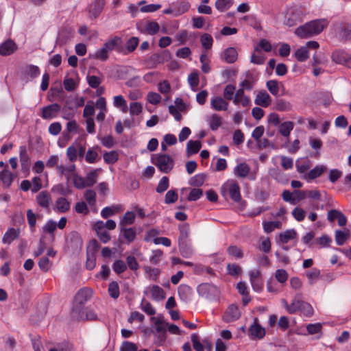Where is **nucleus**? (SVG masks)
<instances>
[{
  "instance_id": "obj_1",
  "label": "nucleus",
  "mask_w": 351,
  "mask_h": 351,
  "mask_svg": "<svg viewBox=\"0 0 351 351\" xmlns=\"http://www.w3.org/2000/svg\"><path fill=\"white\" fill-rule=\"evenodd\" d=\"M304 16V13L300 8L291 7L284 13L283 23L288 27H293L302 22Z\"/></svg>"
},
{
  "instance_id": "obj_2",
  "label": "nucleus",
  "mask_w": 351,
  "mask_h": 351,
  "mask_svg": "<svg viewBox=\"0 0 351 351\" xmlns=\"http://www.w3.org/2000/svg\"><path fill=\"white\" fill-rule=\"evenodd\" d=\"M152 160L158 169L165 173L170 172L174 166L172 158L165 154H155L152 157Z\"/></svg>"
},
{
  "instance_id": "obj_3",
  "label": "nucleus",
  "mask_w": 351,
  "mask_h": 351,
  "mask_svg": "<svg viewBox=\"0 0 351 351\" xmlns=\"http://www.w3.org/2000/svg\"><path fill=\"white\" fill-rule=\"evenodd\" d=\"M198 294L208 300H215L219 295V290L217 286L210 283H202L197 288Z\"/></svg>"
},
{
  "instance_id": "obj_4",
  "label": "nucleus",
  "mask_w": 351,
  "mask_h": 351,
  "mask_svg": "<svg viewBox=\"0 0 351 351\" xmlns=\"http://www.w3.org/2000/svg\"><path fill=\"white\" fill-rule=\"evenodd\" d=\"M221 191L223 195L225 193L228 192L230 198L235 202H239L241 200L240 187L234 180H228L221 186Z\"/></svg>"
},
{
  "instance_id": "obj_5",
  "label": "nucleus",
  "mask_w": 351,
  "mask_h": 351,
  "mask_svg": "<svg viewBox=\"0 0 351 351\" xmlns=\"http://www.w3.org/2000/svg\"><path fill=\"white\" fill-rule=\"evenodd\" d=\"M93 291L88 288H83L78 291L75 296L76 305L73 307V311H80L84 304L88 301L92 296Z\"/></svg>"
},
{
  "instance_id": "obj_6",
  "label": "nucleus",
  "mask_w": 351,
  "mask_h": 351,
  "mask_svg": "<svg viewBox=\"0 0 351 351\" xmlns=\"http://www.w3.org/2000/svg\"><path fill=\"white\" fill-rule=\"evenodd\" d=\"M248 335L252 340L261 339L265 335V329L258 323L257 318H255L254 323L248 329Z\"/></svg>"
},
{
  "instance_id": "obj_7",
  "label": "nucleus",
  "mask_w": 351,
  "mask_h": 351,
  "mask_svg": "<svg viewBox=\"0 0 351 351\" xmlns=\"http://www.w3.org/2000/svg\"><path fill=\"white\" fill-rule=\"evenodd\" d=\"M241 313L239 309V307L236 304H232L224 312L223 315V320L226 323L232 322L239 319L241 317Z\"/></svg>"
},
{
  "instance_id": "obj_8",
  "label": "nucleus",
  "mask_w": 351,
  "mask_h": 351,
  "mask_svg": "<svg viewBox=\"0 0 351 351\" xmlns=\"http://www.w3.org/2000/svg\"><path fill=\"white\" fill-rule=\"evenodd\" d=\"M103 47L108 51L113 50L117 52H122L123 51V41L121 37L115 36L108 39L103 45Z\"/></svg>"
},
{
  "instance_id": "obj_9",
  "label": "nucleus",
  "mask_w": 351,
  "mask_h": 351,
  "mask_svg": "<svg viewBox=\"0 0 351 351\" xmlns=\"http://www.w3.org/2000/svg\"><path fill=\"white\" fill-rule=\"evenodd\" d=\"M332 59L337 64L351 68V56L344 51L337 50L332 53Z\"/></svg>"
},
{
  "instance_id": "obj_10",
  "label": "nucleus",
  "mask_w": 351,
  "mask_h": 351,
  "mask_svg": "<svg viewBox=\"0 0 351 351\" xmlns=\"http://www.w3.org/2000/svg\"><path fill=\"white\" fill-rule=\"evenodd\" d=\"M61 109L58 104H53L43 108L42 117L45 119H51L58 116Z\"/></svg>"
},
{
  "instance_id": "obj_11",
  "label": "nucleus",
  "mask_w": 351,
  "mask_h": 351,
  "mask_svg": "<svg viewBox=\"0 0 351 351\" xmlns=\"http://www.w3.org/2000/svg\"><path fill=\"white\" fill-rule=\"evenodd\" d=\"M103 221H97L93 225V229L95 230L96 234L99 240L104 243H107L111 239L110 234L104 228H102Z\"/></svg>"
},
{
  "instance_id": "obj_12",
  "label": "nucleus",
  "mask_w": 351,
  "mask_h": 351,
  "mask_svg": "<svg viewBox=\"0 0 351 351\" xmlns=\"http://www.w3.org/2000/svg\"><path fill=\"white\" fill-rule=\"evenodd\" d=\"M271 97L266 90L259 91L254 99V103L259 106L267 108L271 104Z\"/></svg>"
},
{
  "instance_id": "obj_13",
  "label": "nucleus",
  "mask_w": 351,
  "mask_h": 351,
  "mask_svg": "<svg viewBox=\"0 0 351 351\" xmlns=\"http://www.w3.org/2000/svg\"><path fill=\"white\" fill-rule=\"evenodd\" d=\"M311 26V30L313 36L319 34L328 26V21L326 19H317L308 22Z\"/></svg>"
},
{
  "instance_id": "obj_14",
  "label": "nucleus",
  "mask_w": 351,
  "mask_h": 351,
  "mask_svg": "<svg viewBox=\"0 0 351 351\" xmlns=\"http://www.w3.org/2000/svg\"><path fill=\"white\" fill-rule=\"evenodd\" d=\"M326 167L323 165H317L313 169L310 170L307 173H305L303 176V178L305 179L307 182H310L317 178H319L326 171Z\"/></svg>"
},
{
  "instance_id": "obj_15",
  "label": "nucleus",
  "mask_w": 351,
  "mask_h": 351,
  "mask_svg": "<svg viewBox=\"0 0 351 351\" xmlns=\"http://www.w3.org/2000/svg\"><path fill=\"white\" fill-rule=\"evenodd\" d=\"M23 73L26 81L32 80L40 75V70L38 66L29 64L24 68Z\"/></svg>"
},
{
  "instance_id": "obj_16",
  "label": "nucleus",
  "mask_w": 351,
  "mask_h": 351,
  "mask_svg": "<svg viewBox=\"0 0 351 351\" xmlns=\"http://www.w3.org/2000/svg\"><path fill=\"white\" fill-rule=\"evenodd\" d=\"M104 4V0H95V1L88 7L90 16L96 19L101 14Z\"/></svg>"
},
{
  "instance_id": "obj_17",
  "label": "nucleus",
  "mask_w": 351,
  "mask_h": 351,
  "mask_svg": "<svg viewBox=\"0 0 351 351\" xmlns=\"http://www.w3.org/2000/svg\"><path fill=\"white\" fill-rule=\"evenodd\" d=\"M210 106L217 111L226 110L228 108V103L224 97L217 96L211 99Z\"/></svg>"
},
{
  "instance_id": "obj_18",
  "label": "nucleus",
  "mask_w": 351,
  "mask_h": 351,
  "mask_svg": "<svg viewBox=\"0 0 351 351\" xmlns=\"http://www.w3.org/2000/svg\"><path fill=\"white\" fill-rule=\"evenodd\" d=\"M19 160L23 170H27L29 168L31 160L25 145L19 147Z\"/></svg>"
},
{
  "instance_id": "obj_19",
  "label": "nucleus",
  "mask_w": 351,
  "mask_h": 351,
  "mask_svg": "<svg viewBox=\"0 0 351 351\" xmlns=\"http://www.w3.org/2000/svg\"><path fill=\"white\" fill-rule=\"evenodd\" d=\"M250 167L246 162L239 163L233 169V173L239 178H246L250 172Z\"/></svg>"
},
{
  "instance_id": "obj_20",
  "label": "nucleus",
  "mask_w": 351,
  "mask_h": 351,
  "mask_svg": "<svg viewBox=\"0 0 351 351\" xmlns=\"http://www.w3.org/2000/svg\"><path fill=\"white\" fill-rule=\"evenodd\" d=\"M297 235V232L294 229L287 230L283 232H280L276 239L278 244L287 243L290 240L294 239Z\"/></svg>"
},
{
  "instance_id": "obj_21",
  "label": "nucleus",
  "mask_w": 351,
  "mask_h": 351,
  "mask_svg": "<svg viewBox=\"0 0 351 351\" xmlns=\"http://www.w3.org/2000/svg\"><path fill=\"white\" fill-rule=\"evenodd\" d=\"M178 293L180 300L184 302H188L192 296V289L186 285H180L178 288Z\"/></svg>"
},
{
  "instance_id": "obj_22",
  "label": "nucleus",
  "mask_w": 351,
  "mask_h": 351,
  "mask_svg": "<svg viewBox=\"0 0 351 351\" xmlns=\"http://www.w3.org/2000/svg\"><path fill=\"white\" fill-rule=\"evenodd\" d=\"M37 204L43 208H48L51 203V195L46 191H41L36 196Z\"/></svg>"
},
{
  "instance_id": "obj_23",
  "label": "nucleus",
  "mask_w": 351,
  "mask_h": 351,
  "mask_svg": "<svg viewBox=\"0 0 351 351\" xmlns=\"http://www.w3.org/2000/svg\"><path fill=\"white\" fill-rule=\"evenodd\" d=\"M172 6L175 8V16H180L186 12L190 8V3L186 0H178L172 3Z\"/></svg>"
},
{
  "instance_id": "obj_24",
  "label": "nucleus",
  "mask_w": 351,
  "mask_h": 351,
  "mask_svg": "<svg viewBox=\"0 0 351 351\" xmlns=\"http://www.w3.org/2000/svg\"><path fill=\"white\" fill-rule=\"evenodd\" d=\"M338 35L340 40L346 41L351 39V25L343 23L340 25Z\"/></svg>"
},
{
  "instance_id": "obj_25",
  "label": "nucleus",
  "mask_w": 351,
  "mask_h": 351,
  "mask_svg": "<svg viewBox=\"0 0 351 351\" xmlns=\"http://www.w3.org/2000/svg\"><path fill=\"white\" fill-rule=\"evenodd\" d=\"M295 34L300 38H308L313 36L312 31L311 30V26L308 22L303 25H300L295 30Z\"/></svg>"
},
{
  "instance_id": "obj_26",
  "label": "nucleus",
  "mask_w": 351,
  "mask_h": 351,
  "mask_svg": "<svg viewBox=\"0 0 351 351\" xmlns=\"http://www.w3.org/2000/svg\"><path fill=\"white\" fill-rule=\"evenodd\" d=\"M295 34L300 38H308L313 36L312 31L311 30V26L308 22L303 25H300L295 30Z\"/></svg>"
},
{
  "instance_id": "obj_27",
  "label": "nucleus",
  "mask_w": 351,
  "mask_h": 351,
  "mask_svg": "<svg viewBox=\"0 0 351 351\" xmlns=\"http://www.w3.org/2000/svg\"><path fill=\"white\" fill-rule=\"evenodd\" d=\"M312 162L307 158H300L296 161L295 167L299 173H307L306 171L311 167Z\"/></svg>"
},
{
  "instance_id": "obj_28",
  "label": "nucleus",
  "mask_w": 351,
  "mask_h": 351,
  "mask_svg": "<svg viewBox=\"0 0 351 351\" xmlns=\"http://www.w3.org/2000/svg\"><path fill=\"white\" fill-rule=\"evenodd\" d=\"M19 234L20 231L19 229L9 228L4 234L2 241L3 243L10 244L13 241L18 239Z\"/></svg>"
},
{
  "instance_id": "obj_29",
  "label": "nucleus",
  "mask_w": 351,
  "mask_h": 351,
  "mask_svg": "<svg viewBox=\"0 0 351 351\" xmlns=\"http://www.w3.org/2000/svg\"><path fill=\"white\" fill-rule=\"evenodd\" d=\"M302 302L303 300H302V294L297 293L294 296L292 302L289 304V307L288 308V313L290 314H293L297 311H300Z\"/></svg>"
},
{
  "instance_id": "obj_30",
  "label": "nucleus",
  "mask_w": 351,
  "mask_h": 351,
  "mask_svg": "<svg viewBox=\"0 0 351 351\" xmlns=\"http://www.w3.org/2000/svg\"><path fill=\"white\" fill-rule=\"evenodd\" d=\"M16 49V45L12 40H6L0 45V54L3 56L10 55Z\"/></svg>"
},
{
  "instance_id": "obj_31",
  "label": "nucleus",
  "mask_w": 351,
  "mask_h": 351,
  "mask_svg": "<svg viewBox=\"0 0 351 351\" xmlns=\"http://www.w3.org/2000/svg\"><path fill=\"white\" fill-rule=\"evenodd\" d=\"M238 57V53L235 48L228 47L223 53L222 58L228 63H234Z\"/></svg>"
},
{
  "instance_id": "obj_32",
  "label": "nucleus",
  "mask_w": 351,
  "mask_h": 351,
  "mask_svg": "<svg viewBox=\"0 0 351 351\" xmlns=\"http://www.w3.org/2000/svg\"><path fill=\"white\" fill-rule=\"evenodd\" d=\"M180 234L178 237V242L189 241V237L190 234L189 225L186 223L180 224L178 227Z\"/></svg>"
},
{
  "instance_id": "obj_33",
  "label": "nucleus",
  "mask_w": 351,
  "mask_h": 351,
  "mask_svg": "<svg viewBox=\"0 0 351 351\" xmlns=\"http://www.w3.org/2000/svg\"><path fill=\"white\" fill-rule=\"evenodd\" d=\"M180 254L184 258H189L193 254V249L189 241L178 242Z\"/></svg>"
},
{
  "instance_id": "obj_34",
  "label": "nucleus",
  "mask_w": 351,
  "mask_h": 351,
  "mask_svg": "<svg viewBox=\"0 0 351 351\" xmlns=\"http://www.w3.org/2000/svg\"><path fill=\"white\" fill-rule=\"evenodd\" d=\"M120 232L128 243L133 242L136 239V233L132 228L120 227Z\"/></svg>"
},
{
  "instance_id": "obj_35",
  "label": "nucleus",
  "mask_w": 351,
  "mask_h": 351,
  "mask_svg": "<svg viewBox=\"0 0 351 351\" xmlns=\"http://www.w3.org/2000/svg\"><path fill=\"white\" fill-rule=\"evenodd\" d=\"M294 128V123L292 121H285L279 125V132L286 138H288L291 132Z\"/></svg>"
},
{
  "instance_id": "obj_36",
  "label": "nucleus",
  "mask_w": 351,
  "mask_h": 351,
  "mask_svg": "<svg viewBox=\"0 0 351 351\" xmlns=\"http://www.w3.org/2000/svg\"><path fill=\"white\" fill-rule=\"evenodd\" d=\"M135 213L132 211H127L122 219H121L119 226V227H125L134 223L135 220Z\"/></svg>"
},
{
  "instance_id": "obj_37",
  "label": "nucleus",
  "mask_w": 351,
  "mask_h": 351,
  "mask_svg": "<svg viewBox=\"0 0 351 351\" xmlns=\"http://www.w3.org/2000/svg\"><path fill=\"white\" fill-rule=\"evenodd\" d=\"M152 297L156 301H160L165 298V293L164 290L158 285H153L150 288Z\"/></svg>"
},
{
  "instance_id": "obj_38",
  "label": "nucleus",
  "mask_w": 351,
  "mask_h": 351,
  "mask_svg": "<svg viewBox=\"0 0 351 351\" xmlns=\"http://www.w3.org/2000/svg\"><path fill=\"white\" fill-rule=\"evenodd\" d=\"M265 60V56L261 52V51L256 48L254 51L252 53L250 61L251 62L261 65L263 64Z\"/></svg>"
},
{
  "instance_id": "obj_39",
  "label": "nucleus",
  "mask_w": 351,
  "mask_h": 351,
  "mask_svg": "<svg viewBox=\"0 0 351 351\" xmlns=\"http://www.w3.org/2000/svg\"><path fill=\"white\" fill-rule=\"evenodd\" d=\"M57 169L61 176H64L66 178H69L71 176L74 174L75 165H71L68 167L58 165L57 166Z\"/></svg>"
},
{
  "instance_id": "obj_40",
  "label": "nucleus",
  "mask_w": 351,
  "mask_h": 351,
  "mask_svg": "<svg viewBox=\"0 0 351 351\" xmlns=\"http://www.w3.org/2000/svg\"><path fill=\"white\" fill-rule=\"evenodd\" d=\"M202 145L199 141L190 140L187 143L186 152L188 155L197 154L201 149Z\"/></svg>"
},
{
  "instance_id": "obj_41",
  "label": "nucleus",
  "mask_w": 351,
  "mask_h": 351,
  "mask_svg": "<svg viewBox=\"0 0 351 351\" xmlns=\"http://www.w3.org/2000/svg\"><path fill=\"white\" fill-rule=\"evenodd\" d=\"M281 227L282 223L280 221L263 222V228L266 233H270L275 229H280Z\"/></svg>"
},
{
  "instance_id": "obj_42",
  "label": "nucleus",
  "mask_w": 351,
  "mask_h": 351,
  "mask_svg": "<svg viewBox=\"0 0 351 351\" xmlns=\"http://www.w3.org/2000/svg\"><path fill=\"white\" fill-rule=\"evenodd\" d=\"M275 109L278 111H289L292 109V105L285 99H278L275 102Z\"/></svg>"
},
{
  "instance_id": "obj_43",
  "label": "nucleus",
  "mask_w": 351,
  "mask_h": 351,
  "mask_svg": "<svg viewBox=\"0 0 351 351\" xmlns=\"http://www.w3.org/2000/svg\"><path fill=\"white\" fill-rule=\"evenodd\" d=\"M108 51L102 47L101 48L95 51L93 54L90 55V57L93 59H97L102 62L106 61L109 58Z\"/></svg>"
},
{
  "instance_id": "obj_44",
  "label": "nucleus",
  "mask_w": 351,
  "mask_h": 351,
  "mask_svg": "<svg viewBox=\"0 0 351 351\" xmlns=\"http://www.w3.org/2000/svg\"><path fill=\"white\" fill-rule=\"evenodd\" d=\"M151 320L154 322L155 326V334L162 333L166 332V324H164V320L160 317H152Z\"/></svg>"
},
{
  "instance_id": "obj_45",
  "label": "nucleus",
  "mask_w": 351,
  "mask_h": 351,
  "mask_svg": "<svg viewBox=\"0 0 351 351\" xmlns=\"http://www.w3.org/2000/svg\"><path fill=\"white\" fill-rule=\"evenodd\" d=\"M73 345L68 341H62L58 343L49 349V351H73Z\"/></svg>"
},
{
  "instance_id": "obj_46",
  "label": "nucleus",
  "mask_w": 351,
  "mask_h": 351,
  "mask_svg": "<svg viewBox=\"0 0 351 351\" xmlns=\"http://www.w3.org/2000/svg\"><path fill=\"white\" fill-rule=\"evenodd\" d=\"M57 210L60 213H65L70 208V203L64 197H59L56 202Z\"/></svg>"
},
{
  "instance_id": "obj_47",
  "label": "nucleus",
  "mask_w": 351,
  "mask_h": 351,
  "mask_svg": "<svg viewBox=\"0 0 351 351\" xmlns=\"http://www.w3.org/2000/svg\"><path fill=\"white\" fill-rule=\"evenodd\" d=\"M13 174L8 170H3L0 173V180L5 187H8L12 182Z\"/></svg>"
},
{
  "instance_id": "obj_48",
  "label": "nucleus",
  "mask_w": 351,
  "mask_h": 351,
  "mask_svg": "<svg viewBox=\"0 0 351 351\" xmlns=\"http://www.w3.org/2000/svg\"><path fill=\"white\" fill-rule=\"evenodd\" d=\"M99 176V169H95L86 174L85 179L86 186H93L97 180Z\"/></svg>"
},
{
  "instance_id": "obj_49",
  "label": "nucleus",
  "mask_w": 351,
  "mask_h": 351,
  "mask_svg": "<svg viewBox=\"0 0 351 351\" xmlns=\"http://www.w3.org/2000/svg\"><path fill=\"white\" fill-rule=\"evenodd\" d=\"M78 130V125L75 120L69 121L66 123V131L67 132H64L63 136L65 139L69 140L71 138V136L69 133H77Z\"/></svg>"
},
{
  "instance_id": "obj_50",
  "label": "nucleus",
  "mask_w": 351,
  "mask_h": 351,
  "mask_svg": "<svg viewBox=\"0 0 351 351\" xmlns=\"http://www.w3.org/2000/svg\"><path fill=\"white\" fill-rule=\"evenodd\" d=\"M57 228V223L52 219H49L43 227V231L44 233H48L51 234V237L54 238V232Z\"/></svg>"
},
{
  "instance_id": "obj_51",
  "label": "nucleus",
  "mask_w": 351,
  "mask_h": 351,
  "mask_svg": "<svg viewBox=\"0 0 351 351\" xmlns=\"http://www.w3.org/2000/svg\"><path fill=\"white\" fill-rule=\"evenodd\" d=\"M233 4V0H217L215 2V8L219 12H225L230 8Z\"/></svg>"
},
{
  "instance_id": "obj_52",
  "label": "nucleus",
  "mask_w": 351,
  "mask_h": 351,
  "mask_svg": "<svg viewBox=\"0 0 351 351\" xmlns=\"http://www.w3.org/2000/svg\"><path fill=\"white\" fill-rule=\"evenodd\" d=\"M350 235L349 230H347L346 232L341 230H337L335 232V241L338 245H342L344 244L347 239Z\"/></svg>"
},
{
  "instance_id": "obj_53",
  "label": "nucleus",
  "mask_w": 351,
  "mask_h": 351,
  "mask_svg": "<svg viewBox=\"0 0 351 351\" xmlns=\"http://www.w3.org/2000/svg\"><path fill=\"white\" fill-rule=\"evenodd\" d=\"M104 160L108 164H114L118 159V153L116 151H110L109 152H105L104 154Z\"/></svg>"
},
{
  "instance_id": "obj_54",
  "label": "nucleus",
  "mask_w": 351,
  "mask_h": 351,
  "mask_svg": "<svg viewBox=\"0 0 351 351\" xmlns=\"http://www.w3.org/2000/svg\"><path fill=\"white\" fill-rule=\"evenodd\" d=\"M108 293L111 298L114 299H117L119 296V287L117 282L113 281L110 282L108 285Z\"/></svg>"
},
{
  "instance_id": "obj_55",
  "label": "nucleus",
  "mask_w": 351,
  "mask_h": 351,
  "mask_svg": "<svg viewBox=\"0 0 351 351\" xmlns=\"http://www.w3.org/2000/svg\"><path fill=\"white\" fill-rule=\"evenodd\" d=\"M266 86L271 95L277 96L279 93V84L278 81L271 80L267 82Z\"/></svg>"
},
{
  "instance_id": "obj_56",
  "label": "nucleus",
  "mask_w": 351,
  "mask_h": 351,
  "mask_svg": "<svg viewBox=\"0 0 351 351\" xmlns=\"http://www.w3.org/2000/svg\"><path fill=\"white\" fill-rule=\"evenodd\" d=\"M112 269L116 274H121L127 269V265L122 260H117L112 265Z\"/></svg>"
},
{
  "instance_id": "obj_57",
  "label": "nucleus",
  "mask_w": 351,
  "mask_h": 351,
  "mask_svg": "<svg viewBox=\"0 0 351 351\" xmlns=\"http://www.w3.org/2000/svg\"><path fill=\"white\" fill-rule=\"evenodd\" d=\"M159 28L158 23L155 21L147 22L145 25V31L150 35L156 34Z\"/></svg>"
},
{
  "instance_id": "obj_58",
  "label": "nucleus",
  "mask_w": 351,
  "mask_h": 351,
  "mask_svg": "<svg viewBox=\"0 0 351 351\" xmlns=\"http://www.w3.org/2000/svg\"><path fill=\"white\" fill-rule=\"evenodd\" d=\"M187 80L192 90H195L199 82L198 73L196 72L191 73Z\"/></svg>"
},
{
  "instance_id": "obj_59",
  "label": "nucleus",
  "mask_w": 351,
  "mask_h": 351,
  "mask_svg": "<svg viewBox=\"0 0 351 351\" xmlns=\"http://www.w3.org/2000/svg\"><path fill=\"white\" fill-rule=\"evenodd\" d=\"M235 86L228 84L223 90V97L226 100H233L235 93Z\"/></svg>"
},
{
  "instance_id": "obj_60",
  "label": "nucleus",
  "mask_w": 351,
  "mask_h": 351,
  "mask_svg": "<svg viewBox=\"0 0 351 351\" xmlns=\"http://www.w3.org/2000/svg\"><path fill=\"white\" fill-rule=\"evenodd\" d=\"M205 178H206L205 174H204V173L197 174L190 179L189 183L191 186H200L204 184V182L205 181Z\"/></svg>"
},
{
  "instance_id": "obj_61",
  "label": "nucleus",
  "mask_w": 351,
  "mask_h": 351,
  "mask_svg": "<svg viewBox=\"0 0 351 351\" xmlns=\"http://www.w3.org/2000/svg\"><path fill=\"white\" fill-rule=\"evenodd\" d=\"M200 41L202 47L207 50L213 46V39L208 34H204L200 38Z\"/></svg>"
},
{
  "instance_id": "obj_62",
  "label": "nucleus",
  "mask_w": 351,
  "mask_h": 351,
  "mask_svg": "<svg viewBox=\"0 0 351 351\" xmlns=\"http://www.w3.org/2000/svg\"><path fill=\"white\" fill-rule=\"evenodd\" d=\"M169 186V178L167 176H163L159 181L156 191L158 193L165 192Z\"/></svg>"
},
{
  "instance_id": "obj_63",
  "label": "nucleus",
  "mask_w": 351,
  "mask_h": 351,
  "mask_svg": "<svg viewBox=\"0 0 351 351\" xmlns=\"http://www.w3.org/2000/svg\"><path fill=\"white\" fill-rule=\"evenodd\" d=\"M309 56L307 47H300L295 51V57L298 61L304 62L308 59Z\"/></svg>"
},
{
  "instance_id": "obj_64",
  "label": "nucleus",
  "mask_w": 351,
  "mask_h": 351,
  "mask_svg": "<svg viewBox=\"0 0 351 351\" xmlns=\"http://www.w3.org/2000/svg\"><path fill=\"white\" fill-rule=\"evenodd\" d=\"M221 125V119L219 116L214 114L209 120V125L212 130H217Z\"/></svg>"
}]
</instances>
